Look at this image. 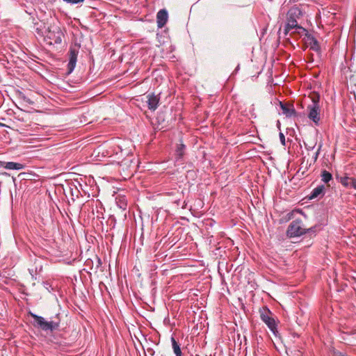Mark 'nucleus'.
Returning a JSON list of instances; mask_svg holds the SVG:
<instances>
[{"label": "nucleus", "mask_w": 356, "mask_h": 356, "mask_svg": "<svg viewBox=\"0 0 356 356\" xmlns=\"http://www.w3.org/2000/svg\"><path fill=\"white\" fill-rule=\"evenodd\" d=\"M168 14L165 9L160 10L156 15V23L159 28H163L168 22Z\"/></svg>", "instance_id": "10"}, {"label": "nucleus", "mask_w": 356, "mask_h": 356, "mask_svg": "<svg viewBox=\"0 0 356 356\" xmlns=\"http://www.w3.org/2000/svg\"><path fill=\"white\" fill-rule=\"evenodd\" d=\"M319 96L316 95L312 97V104L307 106L308 110V118L312 120L316 125H318L321 117H320V106H319Z\"/></svg>", "instance_id": "4"}, {"label": "nucleus", "mask_w": 356, "mask_h": 356, "mask_svg": "<svg viewBox=\"0 0 356 356\" xmlns=\"http://www.w3.org/2000/svg\"><path fill=\"white\" fill-rule=\"evenodd\" d=\"M24 165L20 163H15L13 161L6 162L0 161V167H3L8 170H20L24 168Z\"/></svg>", "instance_id": "14"}, {"label": "nucleus", "mask_w": 356, "mask_h": 356, "mask_svg": "<svg viewBox=\"0 0 356 356\" xmlns=\"http://www.w3.org/2000/svg\"><path fill=\"white\" fill-rule=\"evenodd\" d=\"M280 142L283 145H285V136L283 133L280 132L279 134Z\"/></svg>", "instance_id": "21"}, {"label": "nucleus", "mask_w": 356, "mask_h": 356, "mask_svg": "<svg viewBox=\"0 0 356 356\" xmlns=\"http://www.w3.org/2000/svg\"><path fill=\"white\" fill-rule=\"evenodd\" d=\"M186 145L182 143L177 144L175 152V160L176 163H181L186 151Z\"/></svg>", "instance_id": "11"}, {"label": "nucleus", "mask_w": 356, "mask_h": 356, "mask_svg": "<svg viewBox=\"0 0 356 356\" xmlns=\"http://www.w3.org/2000/svg\"><path fill=\"white\" fill-rule=\"evenodd\" d=\"M37 261H38V260L35 259V264H37Z\"/></svg>", "instance_id": "27"}, {"label": "nucleus", "mask_w": 356, "mask_h": 356, "mask_svg": "<svg viewBox=\"0 0 356 356\" xmlns=\"http://www.w3.org/2000/svg\"><path fill=\"white\" fill-rule=\"evenodd\" d=\"M147 98L148 108L151 111H155L157 108L160 101L159 95H156L154 93H150L147 95Z\"/></svg>", "instance_id": "9"}, {"label": "nucleus", "mask_w": 356, "mask_h": 356, "mask_svg": "<svg viewBox=\"0 0 356 356\" xmlns=\"http://www.w3.org/2000/svg\"><path fill=\"white\" fill-rule=\"evenodd\" d=\"M79 49L76 47H70L69 51V63L67 64V74H71L75 68L77 61Z\"/></svg>", "instance_id": "7"}, {"label": "nucleus", "mask_w": 356, "mask_h": 356, "mask_svg": "<svg viewBox=\"0 0 356 356\" xmlns=\"http://www.w3.org/2000/svg\"><path fill=\"white\" fill-rule=\"evenodd\" d=\"M272 312L268 309H264L260 312V317L263 322H264L270 330L276 334L277 332V323L274 318L272 317Z\"/></svg>", "instance_id": "5"}, {"label": "nucleus", "mask_w": 356, "mask_h": 356, "mask_svg": "<svg viewBox=\"0 0 356 356\" xmlns=\"http://www.w3.org/2000/svg\"><path fill=\"white\" fill-rule=\"evenodd\" d=\"M315 147V145H312V146H309V145H305V148L307 149V150L308 151H310V150H312L314 149V148Z\"/></svg>", "instance_id": "23"}, {"label": "nucleus", "mask_w": 356, "mask_h": 356, "mask_svg": "<svg viewBox=\"0 0 356 356\" xmlns=\"http://www.w3.org/2000/svg\"><path fill=\"white\" fill-rule=\"evenodd\" d=\"M308 40H309V47L314 51L319 52L320 51V46L317 40L313 36H308Z\"/></svg>", "instance_id": "17"}, {"label": "nucleus", "mask_w": 356, "mask_h": 356, "mask_svg": "<svg viewBox=\"0 0 356 356\" xmlns=\"http://www.w3.org/2000/svg\"><path fill=\"white\" fill-rule=\"evenodd\" d=\"M302 15L301 10L297 7H292L287 13L286 24L284 26V34L287 35L288 33L293 29H296L298 33L307 32V30L298 24L297 19Z\"/></svg>", "instance_id": "1"}, {"label": "nucleus", "mask_w": 356, "mask_h": 356, "mask_svg": "<svg viewBox=\"0 0 356 356\" xmlns=\"http://www.w3.org/2000/svg\"><path fill=\"white\" fill-rule=\"evenodd\" d=\"M279 104L282 109V113L286 117L291 118L296 115V112L293 105L284 104L282 102H279Z\"/></svg>", "instance_id": "12"}, {"label": "nucleus", "mask_w": 356, "mask_h": 356, "mask_svg": "<svg viewBox=\"0 0 356 356\" xmlns=\"http://www.w3.org/2000/svg\"><path fill=\"white\" fill-rule=\"evenodd\" d=\"M314 232V227L305 228L301 220L296 219L293 220L289 225L286 231V235L289 238L300 236L307 232Z\"/></svg>", "instance_id": "3"}, {"label": "nucleus", "mask_w": 356, "mask_h": 356, "mask_svg": "<svg viewBox=\"0 0 356 356\" xmlns=\"http://www.w3.org/2000/svg\"><path fill=\"white\" fill-rule=\"evenodd\" d=\"M322 147H323V143H319V145H318V149H317V151H316V152H319V153H320V152H321V149Z\"/></svg>", "instance_id": "25"}, {"label": "nucleus", "mask_w": 356, "mask_h": 356, "mask_svg": "<svg viewBox=\"0 0 356 356\" xmlns=\"http://www.w3.org/2000/svg\"><path fill=\"white\" fill-rule=\"evenodd\" d=\"M2 175H6V176L9 175H8V173H7V172H3V173H2Z\"/></svg>", "instance_id": "26"}, {"label": "nucleus", "mask_w": 356, "mask_h": 356, "mask_svg": "<svg viewBox=\"0 0 356 356\" xmlns=\"http://www.w3.org/2000/svg\"><path fill=\"white\" fill-rule=\"evenodd\" d=\"M171 342H172V350H173V352H174L175 356H181L182 353H181V350L180 348V345L179 344V343L175 340V339L173 337H171Z\"/></svg>", "instance_id": "16"}, {"label": "nucleus", "mask_w": 356, "mask_h": 356, "mask_svg": "<svg viewBox=\"0 0 356 356\" xmlns=\"http://www.w3.org/2000/svg\"><path fill=\"white\" fill-rule=\"evenodd\" d=\"M319 152H316V153L314 154V156H313V159H314V162L316 161V160L318 159V155H319Z\"/></svg>", "instance_id": "24"}, {"label": "nucleus", "mask_w": 356, "mask_h": 356, "mask_svg": "<svg viewBox=\"0 0 356 356\" xmlns=\"http://www.w3.org/2000/svg\"><path fill=\"white\" fill-rule=\"evenodd\" d=\"M321 181L326 184L327 187H330V182H333V177L330 172L326 170H323L321 172Z\"/></svg>", "instance_id": "15"}, {"label": "nucleus", "mask_w": 356, "mask_h": 356, "mask_svg": "<svg viewBox=\"0 0 356 356\" xmlns=\"http://www.w3.org/2000/svg\"><path fill=\"white\" fill-rule=\"evenodd\" d=\"M46 36L51 40L50 44L54 43L55 44H58L61 43L63 33L60 28L58 26L55 25L50 26L48 29V32Z\"/></svg>", "instance_id": "6"}, {"label": "nucleus", "mask_w": 356, "mask_h": 356, "mask_svg": "<svg viewBox=\"0 0 356 356\" xmlns=\"http://www.w3.org/2000/svg\"><path fill=\"white\" fill-rule=\"evenodd\" d=\"M336 178L343 187L346 188H353L356 190V177H349L347 175H337Z\"/></svg>", "instance_id": "8"}, {"label": "nucleus", "mask_w": 356, "mask_h": 356, "mask_svg": "<svg viewBox=\"0 0 356 356\" xmlns=\"http://www.w3.org/2000/svg\"><path fill=\"white\" fill-rule=\"evenodd\" d=\"M147 352L151 355V356H153L155 353V351L154 350L153 348H149L147 349Z\"/></svg>", "instance_id": "22"}, {"label": "nucleus", "mask_w": 356, "mask_h": 356, "mask_svg": "<svg viewBox=\"0 0 356 356\" xmlns=\"http://www.w3.org/2000/svg\"><path fill=\"white\" fill-rule=\"evenodd\" d=\"M118 205L120 208L122 209H125L127 207V203L124 200H120L117 202Z\"/></svg>", "instance_id": "20"}, {"label": "nucleus", "mask_w": 356, "mask_h": 356, "mask_svg": "<svg viewBox=\"0 0 356 356\" xmlns=\"http://www.w3.org/2000/svg\"><path fill=\"white\" fill-rule=\"evenodd\" d=\"M29 314L34 319V322L33 323L34 327L40 328L43 331L53 332L58 330L60 327V318L59 317V314L56 315L54 320L50 321H47L42 316L36 315L32 312H30Z\"/></svg>", "instance_id": "2"}, {"label": "nucleus", "mask_w": 356, "mask_h": 356, "mask_svg": "<svg viewBox=\"0 0 356 356\" xmlns=\"http://www.w3.org/2000/svg\"><path fill=\"white\" fill-rule=\"evenodd\" d=\"M42 270V266L40 265L39 266H36L35 268H29V271L30 274L32 275V277H34V274H36L38 270L40 271Z\"/></svg>", "instance_id": "18"}, {"label": "nucleus", "mask_w": 356, "mask_h": 356, "mask_svg": "<svg viewBox=\"0 0 356 356\" xmlns=\"http://www.w3.org/2000/svg\"><path fill=\"white\" fill-rule=\"evenodd\" d=\"M63 1L70 4H79L84 1V0H63Z\"/></svg>", "instance_id": "19"}, {"label": "nucleus", "mask_w": 356, "mask_h": 356, "mask_svg": "<svg viewBox=\"0 0 356 356\" xmlns=\"http://www.w3.org/2000/svg\"><path fill=\"white\" fill-rule=\"evenodd\" d=\"M325 186L324 185H319L312 191L308 197L309 200L321 198L325 195Z\"/></svg>", "instance_id": "13"}]
</instances>
